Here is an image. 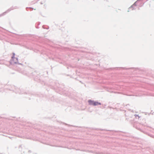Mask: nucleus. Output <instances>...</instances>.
<instances>
[{"instance_id": "f257e3e1", "label": "nucleus", "mask_w": 154, "mask_h": 154, "mask_svg": "<svg viewBox=\"0 0 154 154\" xmlns=\"http://www.w3.org/2000/svg\"><path fill=\"white\" fill-rule=\"evenodd\" d=\"M88 102L89 105H92L93 106H96L98 105H101V103H99L98 102L94 101L93 100H89L88 101Z\"/></svg>"}, {"instance_id": "f03ea898", "label": "nucleus", "mask_w": 154, "mask_h": 154, "mask_svg": "<svg viewBox=\"0 0 154 154\" xmlns=\"http://www.w3.org/2000/svg\"><path fill=\"white\" fill-rule=\"evenodd\" d=\"M15 54L13 53L12 54V56L11 57V61L13 63H16L18 62L17 59L14 57Z\"/></svg>"}]
</instances>
